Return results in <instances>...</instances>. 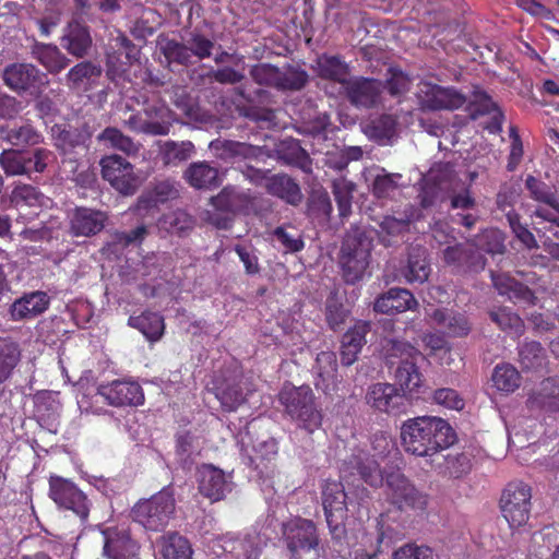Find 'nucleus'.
I'll list each match as a JSON object with an SVG mask.
<instances>
[{"label":"nucleus","instance_id":"f257e3e1","mask_svg":"<svg viewBox=\"0 0 559 559\" xmlns=\"http://www.w3.org/2000/svg\"><path fill=\"white\" fill-rule=\"evenodd\" d=\"M404 450L416 456H431L448 449L456 441L450 424L435 416H418L405 420L401 426Z\"/></svg>","mask_w":559,"mask_h":559},{"label":"nucleus","instance_id":"f03ea898","mask_svg":"<svg viewBox=\"0 0 559 559\" xmlns=\"http://www.w3.org/2000/svg\"><path fill=\"white\" fill-rule=\"evenodd\" d=\"M374 230L361 225H352L346 231L338 253L342 278L355 285L368 272L373 248Z\"/></svg>","mask_w":559,"mask_h":559},{"label":"nucleus","instance_id":"7ed1b4c3","mask_svg":"<svg viewBox=\"0 0 559 559\" xmlns=\"http://www.w3.org/2000/svg\"><path fill=\"white\" fill-rule=\"evenodd\" d=\"M100 128L97 117L83 115L74 122L55 124L51 129L53 145L63 163H78L79 156L90 150L94 133Z\"/></svg>","mask_w":559,"mask_h":559},{"label":"nucleus","instance_id":"20e7f679","mask_svg":"<svg viewBox=\"0 0 559 559\" xmlns=\"http://www.w3.org/2000/svg\"><path fill=\"white\" fill-rule=\"evenodd\" d=\"M278 397L285 413L299 428L311 433L321 426L322 409L309 385H285Z\"/></svg>","mask_w":559,"mask_h":559},{"label":"nucleus","instance_id":"39448f33","mask_svg":"<svg viewBox=\"0 0 559 559\" xmlns=\"http://www.w3.org/2000/svg\"><path fill=\"white\" fill-rule=\"evenodd\" d=\"M210 202L214 210L207 212L206 221L218 229H229L236 215L249 212L252 197L249 191L228 185Z\"/></svg>","mask_w":559,"mask_h":559},{"label":"nucleus","instance_id":"423d86ee","mask_svg":"<svg viewBox=\"0 0 559 559\" xmlns=\"http://www.w3.org/2000/svg\"><path fill=\"white\" fill-rule=\"evenodd\" d=\"M175 508V489L173 486H166L150 499L139 501L132 508V516L145 528L159 531L168 524Z\"/></svg>","mask_w":559,"mask_h":559},{"label":"nucleus","instance_id":"0eeeda50","mask_svg":"<svg viewBox=\"0 0 559 559\" xmlns=\"http://www.w3.org/2000/svg\"><path fill=\"white\" fill-rule=\"evenodd\" d=\"M282 539L289 554V559H301L302 554L321 548V537L317 524L301 516L282 523Z\"/></svg>","mask_w":559,"mask_h":559},{"label":"nucleus","instance_id":"6e6552de","mask_svg":"<svg viewBox=\"0 0 559 559\" xmlns=\"http://www.w3.org/2000/svg\"><path fill=\"white\" fill-rule=\"evenodd\" d=\"M322 504L331 538L341 544L347 536L345 522L348 518L347 495L344 485L326 480L322 488Z\"/></svg>","mask_w":559,"mask_h":559},{"label":"nucleus","instance_id":"1a4fd4ad","mask_svg":"<svg viewBox=\"0 0 559 559\" xmlns=\"http://www.w3.org/2000/svg\"><path fill=\"white\" fill-rule=\"evenodd\" d=\"M295 130L318 142L332 140L340 128L332 121L330 112L321 110L311 99H307L298 110Z\"/></svg>","mask_w":559,"mask_h":559},{"label":"nucleus","instance_id":"9d476101","mask_svg":"<svg viewBox=\"0 0 559 559\" xmlns=\"http://www.w3.org/2000/svg\"><path fill=\"white\" fill-rule=\"evenodd\" d=\"M1 78L4 84L20 96L38 95L40 88H47L50 82L47 73L28 62L7 64Z\"/></svg>","mask_w":559,"mask_h":559},{"label":"nucleus","instance_id":"9b49d317","mask_svg":"<svg viewBox=\"0 0 559 559\" xmlns=\"http://www.w3.org/2000/svg\"><path fill=\"white\" fill-rule=\"evenodd\" d=\"M236 94L243 103L236 105L238 115L249 121L257 123L260 128H273L276 126V112L270 104L272 94L264 88H255L247 92L243 87H237Z\"/></svg>","mask_w":559,"mask_h":559},{"label":"nucleus","instance_id":"f8f14e48","mask_svg":"<svg viewBox=\"0 0 559 559\" xmlns=\"http://www.w3.org/2000/svg\"><path fill=\"white\" fill-rule=\"evenodd\" d=\"M532 489L523 481H511L500 498V509L510 527L527 523L531 514Z\"/></svg>","mask_w":559,"mask_h":559},{"label":"nucleus","instance_id":"ddd939ff","mask_svg":"<svg viewBox=\"0 0 559 559\" xmlns=\"http://www.w3.org/2000/svg\"><path fill=\"white\" fill-rule=\"evenodd\" d=\"M442 261L456 275L468 276L483 272L487 264L486 257L477 250L472 241L455 242L442 250Z\"/></svg>","mask_w":559,"mask_h":559},{"label":"nucleus","instance_id":"4468645a","mask_svg":"<svg viewBox=\"0 0 559 559\" xmlns=\"http://www.w3.org/2000/svg\"><path fill=\"white\" fill-rule=\"evenodd\" d=\"M383 481L389 489L390 501L400 510L411 508L423 510L427 504V496L420 492L400 471L385 468Z\"/></svg>","mask_w":559,"mask_h":559},{"label":"nucleus","instance_id":"2eb2a0df","mask_svg":"<svg viewBox=\"0 0 559 559\" xmlns=\"http://www.w3.org/2000/svg\"><path fill=\"white\" fill-rule=\"evenodd\" d=\"M366 403L374 411L392 416L405 414L413 403L393 383L378 382L370 385L366 393Z\"/></svg>","mask_w":559,"mask_h":559},{"label":"nucleus","instance_id":"dca6fc26","mask_svg":"<svg viewBox=\"0 0 559 559\" xmlns=\"http://www.w3.org/2000/svg\"><path fill=\"white\" fill-rule=\"evenodd\" d=\"M49 497L59 508L71 510L83 521L87 519L90 513L87 497L69 479L51 476L49 479Z\"/></svg>","mask_w":559,"mask_h":559},{"label":"nucleus","instance_id":"f3484780","mask_svg":"<svg viewBox=\"0 0 559 559\" xmlns=\"http://www.w3.org/2000/svg\"><path fill=\"white\" fill-rule=\"evenodd\" d=\"M341 88L353 107L367 110L379 105L382 82L371 78L350 76Z\"/></svg>","mask_w":559,"mask_h":559},{"label":"nucleus","instance_id":"a211bd4d","mask_svg":"<svg viewBox=\"0 0 559 559\" xmlns=\"http://www.w3.org/2000/svg\"><path fill=\"white\" fill-rule=\"evenodd\" d=\"M209 150L212 155L226 164H234L243 159H262L271 157L265 146H257L246 142L216 139L210 142Z\"/></svg>","mask_w":559,"mask_h":559},{"label":"nucleus","instance_id":"6ab92c4d","mask_svg":"<svg viewBox=\"0 0 559 559\" xmlns=\"http://www.w3.org/2000/svg\"><path fill=\"white\" fill-rule=\"evenodd\" d=\"M97 394L115 407L139 406L144 403L143 389L134 381L115 380L100 384Z\"/></svg>","mask_w":559,"mask_h":559},{"label":"nucleus","instance_id":"aec40b11","mask_svg":"<svg viewBox=\"0 0 559 559\" xmlns=\"http://www.w3.org/2000/svg\"><path fill=\"white\" fill-rule=\"evenodd\" d=\"M340 471L344 479L358 476L359 479L371 487L383 484V472L379 469L378 463L364 451H358L346 457Z\"/></svg>","mask_w":559,"mask_h":559},{"label":"nucleus","instance_id":"412c9836","mask_svg":"<svg viewBox=\"0 0 559 559\" xmlns=\"http://www.w3.org/2000/svg\"><path fill=\"white\" fill-rule=\"evenodd\" d=\"M199 491L202 496L218 501L233 490L231 476L212 464H203L198 469Z\"/></svg>","mask_w":559,"mask_h":559},{"label":"nucleus","instance_id":"4be33fe9","mask_svg":"<svg viewBox=\"0 0 559 559\" xmlns=\"http://www.w3.org/2000/svg\"><path fill=\"white\" fill-rule=\"evenodd\" d=\"M106 212L90 207H75L70 216L69 233L73 237H93L108 224Z\"/></svg>","mask_w":559,"mask_h":559},{"label":"nucleus","instance_id":"5701e85b","mask_svg":"<svg viewBox=\"0 0 559 559\" xmlns=\"http://www.w3.org/2000/svg\"><path fill=\"white\" fill-rule=\"evenodd\" d=\"M183 180L193 189L210 191L223 182V175L217 165L209 160L190 163L182 173Z\"/></svg>","mask_w":559,"mask_h":559},{"label":"nucleus","instance_id":"b1692460","mask_svg":"<svg viewBox=\"0 0 559 559\" xmlns=\"http://www.w3.org/2000/svg\"><path fill=\"white\" fill-rule=\"evenodd\" d=\"M361 131L378 145L391 146L399 138V119L392 114H380L361 124Z\"/></svg>","mask_w":559,"mask_h":559},{"label":"nucleus","instance_id":"393cba45","mask_svg":"<svg viewBox=\"0 0 559 559\" xmlns=\"http://www.w3.org/2000/svg\"><path fill=\"white\" fill-rule=\"evenodd\" d=\"M247 381L240 372L224 376L215 386V396L224 411H236L247 400Z\"/></svg>","mask_w":559,"mask_h":559},{"label":"nucleus","instance_id":"a878e982","mask_svg":"<svg viewBox=\"0 0 559 559\" xmlns=\"http://www.w3.org/2000/svg\"><path fill=\"white\" fill-rule=\"evenodd\" d=\"M60 45L69 55L84 59L93 47L90 27L76 21L70 22L60 38Z\"/></svg>","mask_w":559,"mask_h":559},{"label":"nucleus","instance_id":"bb28decb","mask_svg":"<svg viewBox=\"0 0 559 559\" xmlns=\"http://www.w3.org/2000/svg\"><path fill=\"white\" fill-rule=\"evenodd\" d=\"M418 302L406 288L392 287L379 295L373 301V311L381 314H395L414 310Z\"/></svg>","mask_w":559,"mask_h":559},{"label":"nucleus","instance_id":"cd10ccee","mask_svg":"<svg viewBox=\"0 0 559 559\" xmlns=\"http://www.w3.org/2000/svg\"><path fill=\"white\" fill-rule=\"evenodd\" d=\"M312 371L314 373V385L318 390L329 394L337 389L340 379L337 374V358L334 352H320L316 357Z\"/></svg>","mask_w":559,"mask_h":559},{"label":"nucleus","instance_id":"c85d7f7f","mask_svg":"<svg viewBox=\"0 0 559 559\" xmlns=\"http://www.w3.org/2000/svg\"><path fill=\"white\" fill-rule=\"evenodd\" d=\"M104 72L99 63L84 60L73 66L66 74V84L70 90L90 92L95 88Z\"/></svg>","mask_w":559,"mask_h":559},{"label":"nucleus","instance_id":"c756f323","mask_svg":"<svg viewBox=\"0 0 559 559\" xmlns=\"http://www.w3.org/2000/svg\"><path fill=\"white\" fill-rule=\"evenodd\" d=\"M491 280L498 294L515 305L535 306L538 301L537 296L527 285L508 274H492Z\"/></svg>","mask_w":559,"mask_h":559},{"label":"nucleus","instance_id":"7c9ffc66","mask_svg":"<svg viewBox=\"0 0 559 559\" xmlns=\"http://www.w3.org/2000/svg\"><path fill=\"white\" fill-rule=\"evenodd\" d=\"M266 192L292 206H299L304 194L299 183L285 173L271 175L264 183Z\"/></svg>","mask_w":559,"mask_h":559},{"label":"nucleus","instance_id":"2f4dec72","mask_svg":"<svg viewBox=\"0 0 559 559\" xmlns=\"http://www.w3.org/2000/svg\"><path fill=\"white\" fill-rule=\"evenodd\" d=\"M370 332V323L358 321L353 328L347 330L341 340V364L352 366L358 358L359 353L367 343L366 335Z\"/></svg>","mask_w":559,"mask_h":559},{"label":"nucleus","instance_id":"473e14b6","mask_svg":"<svg viewBox=\"0 0 559 559\" xmlns=\"http://www.w3.org/2000/svg\"><path fill=\"white\" fill-rule=\"evenodd\" d=\"M417 218V211L412 205L406 206L399 216L385 215L379 223L380 233L378 237L380 243L384 247H392L394 245L392 238L407 233L411 223Z\"/></svg>","mask_w":559,"mask_h":559},{"label":"nucleus","instance_id":"72a5a7b5","mask_svg":"<svg viewBox=\"0 0 559 559\" xmlns=\"http://www.w3.org/2000/svg\"><path fill=\"white\" fill-rule=\"evenodd\" d=\"M266 151L272 155L271 157L276 156L285 165L297 167L306 174L312 171V159L298 140L285 139L276 145L273 153L267 148Z\"/></svg>","mask_w":559,"mask_h":559},{"label":"nucleus","instance_id":"f704fd0d","mask_svg":"<svg viewBox=\"0 0 559 559\" xmlns=\"http://www.w3.org/2000/svg\"><path fill=\"white\" fill-rule=\"evenodd\" d=\"M179 197L178 185L175 180L164 179L154 182L138 199L136 210L150 211L156 209L159 204Z\"/></svg>","mask_w":559,"mask_h":559},{"label":"nucleus","instance_id":"c9c22d12","mask_svg":"<svg viewBox=\"0 0 559 559\" xmlns=\"http://www.w3.org/2000/svg\"><path fill=\"white\" fill-rule=\"evenodd\" d=\"M29 53L33 59L46 69L47 75H57L70 64V59L53 44L34 41Z\"/></svg>","mask_w":559,"mask_h":559},{"label":"nucleus","instance_id":"e433bc0d","mask_svg":"<svg viewBox=\"0 0 559 559\" xmlns=\"http://www.w3.org/2000/svg\"><path fill=\"white\" fill-rule=\"evenodd\" d=\"M49 306L46 293L36 290L24 294L10 306V316L13 321H22L41 314Z\"/></svg>","mask_w":559,"mask_h":559},{"label":"nucleus","instance_id":"4c0bfd02","mask_svg":"<svg viewBox=\"0 0 559 559\" xmlns=\"http://www.w3.org/2000/svg\"><path fill=\"white\" fill-rule=\"evenodd\" d=\"M396 386L413 403L423 393L424 379L415 361L400 364L394 371Z\"/></svg>","mask_w":559,"mask_h":559},{"label":"nucleus","instance_id":"58836bf2","mask_svg":"<svg viewBox=\"0 0 559 559\" xmlns=\"http://www.w3.org/2000/svg\"><path fill=\"white\" fill-rule=\"evenodd\" d=\"M333 213V205L328 191L323 187L310 191L306 201V216L312 224L325 227Z\"/></svg>","mask_w":559,"mask_h":559},{"label":"nucleus","instance_id":"ea45409f","mask_svg":"<svg viewBox=\"0 0 559 559\" xmlns=\"http://www.w3.org/2000/svg\"><path fill=\"white\" fill-rule=\"evenodd\" d=\"M467 97L454 87L432 85L425 94L424 104L432 110H454L462 107Z\"/></svg>","mask_w":559,"mask_h":559},{"label":"nucleus","instance_id":"a19ab883","mask_svg":"<svg viewBox=\"0 0 559 559\" xmlns=\"http://www.w3.org/2000/svg\"><path fill=\"white\" fill-rule=\"evenodd\" d=\"M428 250L414 245L408 248L407 263L403 269V275L408 283H425L431 272Z\"/></svg>","mask_w":559,"mask_h":559},{"label":"nucleus","instance_id":"79ce46f5","mask_svg":"<svg viewBox=\"0 0 559 559\" xmlns=\"http://www.w3.org/2000/svg\"><path fill=\"white\" fill-rule=\"evenodd\" d=\"M532 409H538L549 416L559 415V380L548 378L527 401Z\"/></svg>","mask_w":559,"mask_h":559},{"label":"nucleus","instance_id":"37998d69","mask_svg":"<svg viewBox=\"0 0 559 559\" xmlns=\"http://www.w3.org/2000/svg\"><path fill=\"white\" fill-rule=\"evenodd\" d=\"M323 313L325 323L331 330L341 329L350 314V308L346 304V293L336 287L331 289L324 301Z\"/></svg>","mask_w":559,"mask_h":559},{"label":"nucleus","instance_id":"c03bdc74","mask_svg":"<svg viewBox=\"0 0 559 559\" xmlns=\"http://www.w3.org/2000/svg\"><path fill=\"white\" fill-rule=\"evenodd\" d=\"M430 317L450 337H465L472 331V323L464 313L436 309Z\"/></svg>","mask_w":559,"mask_h":559},{"label":"nucleus","instance_id":"a18cd8bd","mask_svg":"<svg viewBox=\"0 0 559 559\" xmlns=\"http://www.w3.org/2000/svg\"><path fill=\"white\" fill-rule=\"evenodd\" d=\"M316 71L325 81L343 83L350 78L349 66L338 56L323 53L317 58Z\"/></svg>","mask_w":559,"mask_h":559},{"label":"nucleus","instance_id":"49530a36","mask_svg":"<svg viewBox=\"0 0 559 559\" xmlns=\"http://www.w3.org/2000/svg\"><path fill=\"white\" fill-rule=\"evenodd\" d=\"M382 350L389 368H393L395 365L397 367L405 361H415L420 357V352L409 342L397 338L384 340Z\"/></svg>","mask_w":559,"mask_h":559},{"label":"nucleus","instance_id":"de8ad7c7","mask_svg":"<svg viewBox=\"0 0 559 559\" xmlns=\"http://www.w3.org/2000/svg\"><path fill=\"white\" fill-rule=\"evenodd\" d=\"M309 83L308 72L297 62H286L278 67L277 91L299 92Z\"/></svg>","mask_w":559,"mask_h":559},{"label":"nucleus","instance_id":"09e8293b","mask_svg":"<svg viewBox=\"0 0 559 559\" xmlns=\"http://www.w3.org/2000/svg\"><path fill=\"white\" fill-rule=\"evenodd\" d=\"M265 542L258 534L247 535L243 538L228 539L224 550L238 559H260Z\"/></svg>","mask_w":559,"mask_h":559},{"label":"nucleus","instance_id":"8fccbe9b","mask_svg":"<svg viewBox=\"0 0 559 559\" xmlns=\"http://www.w3.org/2000/svg\"><path fill=\"white\" fill-rule=\"evenodd\" d=\"M331 190L336 202L340 218H348L353 213V199L357 185L341 176L331 181Z\"/></svg>","mask_w":559,"mask_h":559},{"label":"nucleus","instance_id":"3c124183","mask_svg":"<svg viewBox=\"0 0 559 559\" xmlns=\"http://www.w3.org/2000/svg\"><path fill=\"white\" fill-rule=\"evenodd\" d=\"M401 179V174L386 173L381 168L368 179V187L377 200H391L400 188L399 180Z\"/></svg>","mask_w":559,"mask_h":559},{"label":"nucleus","instance_id":"603ef678","mask_svg":"<svg viewBox=\"0 0 559 559\" xmlns=\"http://www.w3.org/2000/svg\"><path fill=\"white\" fill-rule=\"evenodd\" d=\"M128 324L139 330L148 341H158L165 330L164 318L152 311H144L140 316H131Z\"/></svg>","mask_w":559,"mask_h":559},{"label":"nucleus","instance_id":"864d4df0","mask_svg":"<svg viewBox=\"0 0 559 559\" xmlns=\"http://www.w3.org/2000/svg\"><path fill=\"white\" fill-rule=\"evenodd\" d=\"M518 361L524 371L543 370L547 362L545 348L539 342L530 341L519 345Z\"/></svg>","mask_w":559,"mask_h":559},{"label":"nucleus","instance_id":"5fc2aeb1","mask_svg":"<svg viewBox=\"0 0 559 559\" xmlns=\"http://www.w3.org/2000/svg\"><path fill=\"white\" fill-rule=\"evenodd\" d=\"M158 44L168 68H170L171 64L189 67L194 63L182 37L181 40H177L160 35Z\"/></svg>","mask_w":559,"mask_h":559},{"label":"nucleus","instance_id":"6e6d98bb","mask_svg":"<svg viewBox=\"0 0 559 559\" xmlns=\"http://www.w3.org/2000/svg\"><path fill=\"white\" fill-rule=\"evenodd\" d=\"M0 138L13 146L36 145L41 135L28 123L0 126Z\"/></svg>","mask_w":559,"mask_h":559},{"label":"nucleus","instance_id":"4d7b16f0","mask_svg":"<svg viewBox=\"0 0 559 559\" xmlns=\"http://www.w3.org/2000/svg\"><path fill=\"white\" fill-rule=\"evenodd\" d=\"M195 219L188 213L181 210H177L167 214H164L158 219L159 230H164L171 235L179 237H186L194 228Z\"/></svg>","mask_w":559,"mask_h":559},{"label":"nucleus","instance_id":"13d9d810","mask_svg":"<svg viewBox=\"0 0 559 559\" xmlns=\"http://www.w3.org/2000/svg\"><path fill=\"white\" fill-rule=\"evenodd\" d=\"M474 247L488 254H503L507 251L506 236L497 228H486L472 238H468Z\"/></svg>","mask_w":559,"mask_h":559},{"label":"nucleus","instance_id":"bf43d9fd","mask_svg":"<svg viewBox=\"0 0 559 559\" xmlns=\"http://www.w3.org/2000/svg\"><path fill=\"white\" fill-rule=\"evenodd\" d=\"M160 26L162 15L155 9L143 8L141 15L133 22L130 33L136 40L146 43V38L154 35Z\"/></svg>","mask_w":559,"mask_h":559},{"label":"nucleus","instance_id":"052dcab7","mask_svg":"<svg viewBox=\"0 0 559 559\" xmlns=\"http://www.w3.org/2000/svg\"><path fill=\"white\" fill-rule=\"evenodd\" d=\"M21 359V349L11 338L0 340V384L4 383L12 374Z\"/></svg>","mask_w":559,"mask_h":559},{"label":"nucleus","instance_id":"680f3d73","mask_svg":"<svg viewBox=\"0 0 559 559\" xmlns=\"http://www.w3.org/2000/svg\"><path fill=\"white\" fill-rule=\"evenodd\" d=\"M471 103H473L476 106L477 115H491V123L498 131L501 130L502 122L504 120V115L497 105V103H495L485 91L475 87L473 92V99Z\"/></svg>","mask_w":559,"mask_h":559},{"label":"nucleus","instance_id":"e2e57ef3","mask_svg":"<svg viewBox=\"0 0 559 559\" xmlns=\"http://www.w3.org/2000/svg\"><path fill=\"white\" fill-rule=\"evenodd\" d=\"M525 188L533 200L550 206L554 211H559V201L552 186L528 175L525 179Z\"/></svg>","mask_w":559,"mask_h":559},{"label":"nucleus","instance_id":"0e129e2a","mask_svg":"<svg viewBox=\"0 0 559 559\" xmlns=\"http://www.w3.org/2000/svg\"><path fill=\"white\" fill-rule=\"evenodd\" d=\"M191 141H166L162 147V158L166 165H178L190 159L195 154Z\"/></svg>","mask_w":559,"mask_h":559},{"label":"nucleus","instance_id":"69168bd1","mask_svg":"<svg viewBox=\"0 0 559 559\" xmlns=\"http://www.w3.org/2000/svg\"><path fill=\"white\" fill-rule=\"evenodd\" d=\"M97 141L107 147L121 151L127 154L135 153L138 147L133 140L123 134L116 127H107L96 136Z\"/></svg>","mask_w":559,"mask_h":559},{"label":"nucleus","instance_id":"338daca9","mask_svg":"<svg viewBox=\"0 0 559 559\" xmlns=\"http://www.w3.org/2000/svg\"><path fill=\"white\" fill-rule=\"evenodd\" d=\"M182 38L192 60L197 58L198 61H201L212 57L215 43L201 32L197 29L188 32Z\"/></svg>","mask_w":559,"mask_h":559},{"label":"nucleus","instance_id":"774afa93","mask_svg":"<svg viewBox=\"0 0 559 559\" xmlns=\"http://www.w3.org/2000/svg\"><path fill=\"white\" fill-rule=\"evenodd\" d=\"M162 555L163 559H192V548L186 537L170 533L164 537Z\"/></svg>","mask_w":559,"mask_h":559}]
</instances>
